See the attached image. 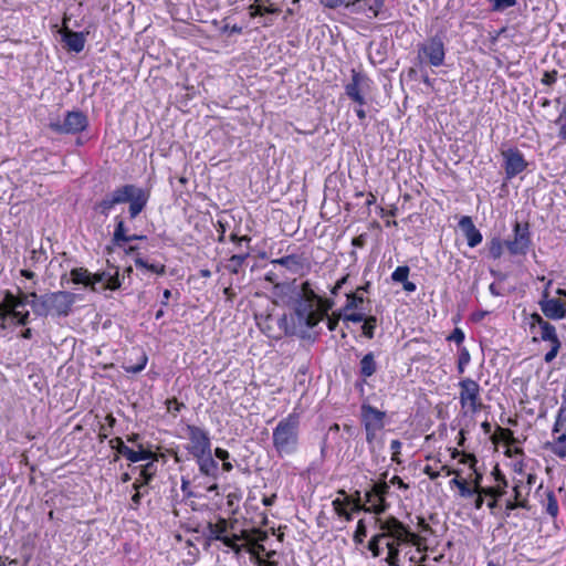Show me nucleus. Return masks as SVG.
<instances>
[{
	"label": "nucleus",
	"mask_w": 566,
	"mask_h": 566,
	"mask_svg": "<svg viewBox=\"0 0 566 566\" xmlns=\"http://www.w3.org/2000/svg\"><path fill=\"white\" fill-rule=\"evenodd\" d=\"M538 304L543 314L549 319H562L566 316L564 303L558 298L541 300Z\"/></svg>",
	"instance_id": "obj_17"
},
{
	"label": "nucleus",
	"mask_w": 566,
	"mask_h": 566,
	"mask_svg": "<svg viewBox=\"0 0 566 566\" xmlns=\"http://www.w3.org/2000/svg\"><path fill=\"white\" fill-rule=\"evenodd\" d=\"M62 38L70 51H73L75 53H80L81 51H83L85 45V35L82 32L66 30L62 34Z\"/></svg>",
	"instance_id": "obj_22"
},
{
	"label": "nucleus",
	"mask_w": 566,
	"mask_h": 566,
	"mask_svg": "<svg viewBox=\"0 0 566 566\" xmlns=\"http://www.w3.org/2000/svg\"><path fill=\"white\" fill-rule=\"evenodd\" d=\"M459 228L465 235L468 245L474 248L482 242V234L479 229L474 226L471 217L463 216L459 221Z\"/></svg>",
	"instance_id": "obj_18"
},
{
	"label": "nucleus",
	"mask_w": 566,
	"mask_h": 566,
	"mask_svg": "<svg viewBox=\"0 0 566 566\" xmlns=\"http://www.w3.org/2000/svg\"><path fill=\"white\" fill-rule=\"evenodd\" d=\"M122 286V282L119 280L118 270L116 269L114 273H111L106 284L102 286L103 290L116 291Z\"/></svg>",
	"instance_id": "obj_43"
},
{
	"label": "nucleus",
	"mask_w": 566,
	"mask_h": 566,
	"mask_svg": "<svg viewBox=\"0 0 566 566\" xmlns=\"http://www.w3.org/2000/svg\"><path fill=\"white\" fill-rule=\"evenodd\" d=\"M450 485L457 486L462 497H471L478 492V490L469 488L465 480H460L458 478L452 479L450 481Z\"/></svg>",
	"instance_id": "obj_37"
},
{
	"label": "nucleus",
	"mask_w": 566,
	"mask_h": 566,
	"mask_svg": "<svg viewBox=\"0 0 566 566\" xmlns=\"http://www.w3.org/2000/svg\"><path fill=\"white\" fill-rule=\"evenodd\" d=\"M115 206L116 205L114 203L109 195H106L99 202L95 205L94 210L107 217Z\"/></svg>",
	"instance_id": "obj_39"
},
{
	"label": "nucleus",
	"mask_w": 566,
	"mask_h": 566,
	"mask_svg": "<svg viewBox=\"0 0 566 566\" xmlns=\"http://www.w3.org/2000/svg\"><path fill=\"white\" fill-rule=\"evenodd\" d=\"M504 241L499 237L492 238L489 242V254L493 260H497L503 254Z\"/></svg>",
	"instance_id": "obj_35"
},
{
	"label": "nucleus",
	"mask_w": 566,
	"mask_h": 566,
	"mask_svg": "<svg viewBox=\"0 0 566 566\" xmlns=\"http://www.w3.org/2000/svg\"><path fill=\"white\" fill-rule=\"evenodd\" d=\"M112 449L116 450L118 454L125 457L133 463L139 462L144 459L155 458V453L144 448L143 444H138V450H133L127 447L122 438L116 437L109 441Z\"/></svg>",
	"instance_id": "obj_12"
},
{
	"label": "nucleus",
	"mask_w": 566,
	"mask_h": 566,
	"mask_svg": "<svg viewBox=\"0 0 566 566\" xmlns=\"http://www.w3.org/2000/svg\"><path fill=\"white\" fill-rule=\"evenodd\" d=\"M370 78L356 70H352V81L345 85V94L348 98L361 94L369 88Z\"/></svg>",
	"instance_id": "obj_16"
},
{
	"label": "nucleus",
	"mask_w": 566,
	"mask_h": 566,
	"mask_svg": "<svg viewBox=\"0 0 566 566\" xmlns=\"http://www.w3.org/2000/svg\"><path fill=\"white\" fill-rule=\"evenodd\" d=\"M518 507L528 510V501L526 499H524L523 501L507 500L505 503V515L509 516L511 511Z\"/></svg>",
	"instance_id": "obj_48"
},
{
	"label": "nucleus",
	"mask_w": 566,
	"mask_h": 566,
	"mask_svg": "<svg viewBox=\"0 0 566 566\" xmlns=\"http://www.w3.org/2000/svg\"><path fill=\"white\" fill-rule=\"evenodd\" d=\"M401 447H402V443L398 439H395L390 442V450L392 451L391 460L397 463H401V461L399 459Z\"/></svg>",
	"instance_id": "obj_55"
},
{
	"label": "nucleus",
	"mask_w": 566,
	"mask_h": 566,
	"mask_svg": "<svg viewBox=\"0 0 566 566\" xmlns=\"http://www.w3.org/2000/svg\"><path fill=\"white\" fill-rule=\"evenodd\" d=\"M376 522L379 532L368 541L367 549L374 558H377L386 548L387 555L380 559V563H385L387 566H401L400 547L406 544L420 546L421 536L392 515L384 520L377 518Z\"/></svg>",
	"instance_id": "obj_1"
},
{
	"label": "nucleus",
	"mask_w": 566,
	"mask_h": 566,
	"mask_svg": "<svg viewBox=\"0 0 566 566\" xmlns=\"http://www.w3.org/2000/svg\"><path fill=\"white\" fill-rule=\"evenodd\" d=\"M386 0H374V3L369 7V10L373 11L375 17H378L382 7L385 6Z\"/></svg>",
	"instance_id": "obj_62"
},
{
	"label": "nucleus",
	"mask_w": 566,
	"mask_h": 566,
	"mask_svg": "<svg viewBox=\"0 0 566 566\" xmlns=\"http://www.w3.org/2000/svg\"><path fill=\"white\" fill-rule=\"evenodd\" d=\"M447 38L446 30H439L434 35L418 45V56L423 59L429 65L439 67L444 64Z\"/></svg>",
	"instance_id": "obj_4"
},
{
	"label": "nucleus",
	"mask_w": 566,
	"mask_h": 566,
	"mask_svg": "<svg viewBox=\"0 0 566 566\" xmlns=\"http://www.w3.org/2000/svg\"><path fill=\"white\" fill-rule=\"evenodd\" d=\"M371 283L367 281L365 284L358 286L356 292L346 293V303L342 308V312H350L354 310H358L360 305L364 303L365 298L361 293H368L370 290Z\"/></svg>",
	"instance_id": "obj_19"
},
{
	"label": "nucleus",
	"mask_w": 566,
	"mask_h": 566,
	"mask_svg": "<svg viewBox=\"0 0 566 566\" xmlns=\"http://www.w3.org/2000/svg\"><path fill=\"white\" fill-rule=\"evenodd\" d=\"M251 255V247H245L239 253L232 254L222 263V268L231 274H240L244 271L247 261Z\"/></svg>",
	"instance_id": "obj_14"
},
{
	"label": "nucleus",
	"mask_w": 566,
	"mask_h": 566,
	"mask_svg": "<svg viewBox=\"0 0 566 566\" xmlns=\"http://www.w3.org/2000/svg\"><path fill=\"white\" fill-rule=\"evenodd\" d=\"M538 334L542 340L553 343H559V338L556 333V328L549 322L538 328Z\"/></svg>",
	"instance_id": "obj_30"
},
{
	"label": "nucleus",
	"mask_w": 566,
	"mask_h": 566,
	"mask_svg": "<svg viewBox=\"0 0 566 566\" xmlns=\"http://www.w3.org/2000/svg\"><path fill=\"white\" fill-rule=\"evenodd\" d=\"M459 387L461 407L472 413L478 412L482 408L480 385L471 378H464L459 382Z\"/></svg>",
	"instance_id": "obj_8"
},
{
	"label": "nucleus",
	"mask_w": 566,
	"mask_h": 566,
	"mask_svg": "<svg viewBox=\"0 0 566 566\" xmlns=\"http://www.w3.org/2000/svg\"><path fill=\"white\" fill-rule=\"evenodd\" d=\"M271 264L281 265L292 273H300L308 268L306 258L303 254L292 253L280 259L271 260Z\"/></svg>",
	"instance_id": "obj_15"
},
{
	"label": "nucleus",
	"mask_w": 566,
	"mask_h": 566,
	"mask_svg": "<svg viewBox=\"0 0 566 566\" xmlns=\"http://www.w3.org/2000/svg\"><path fill=\"white\" fill-rule=\"evenodd\" d=\"M491 10L494 12H503L509 8L516 6L517 0H488Z\"/></svg>",
	"instance_id": "obj_41"
},
{
	"label": "nucleus",
	"mask_w": 566,
	"mask_h": 566,
	"mask_svg": "<svg viewBox=\"0 0 566 566\" xmlns=\"http://www.w3.org/2000/svg\"><path fill=\"white\" fill-rule=\"evenodd\" d=\"M200 473L213 480L218 476L219 465L218 462L212 458V452L208 451L205 454L195 457Z\"/></svg>",
	"instance_id": "obj_20"
},
{
	"label": "nucleus",
	"mask_w": 566,
	"mask_h": 566,
	"mask_svg": "<svg viewBox=\"0 0 566 566\" xmlns=\"http://www.w3.org/2000/svg\"><path fill=\"white\" fill-rule=\"evenodd\" d=\"M363 323H364L361 326L363 335L368 339H373L375 336V329L377 326V317L373 316V315L366 316L365 319L363 321Z\"/></svg>",
	"instance_id": "obj_36"
},
{
	"label": "nucleus",
	"mask_w": 566,
	"mask_h": 566,
	"mask_svg": "<svg viewBox=\"0 0 566 566\" xmlns=\"http://www.w3.org/2000/svg\"><path fill=\"white\" fill-rule=\"evenodd\" d=\"M146 364H147V356L143 355L140 357V361H139L138 365H136V366H127V367H125V369L128 373L137 374V373L142 371L146 367Z\"/></svg>",
	"instance_id": "obj_56"
},
{
	"label": "nucleus",
	"mask_w": 566,
	"mask_h": 566,
	"mask_svg": "<svg viewBox=\"0 0 566 566\" xmlns=\"http://www.w3.org/2000/svg\"><path fill=\"white\" fill-rule=\"evenodd\" d=\"M149 462L142 467L140 479H144V484H148L157 472L155 462L158 460V455L155 453V458L148 459Z\"/></svg>",
	"instance_id": "obj_31"
},
{
	"label": "nucleus",
	"mask_w": 566,
	"mask_h": 566,
	"mask_svg": "<svg viewBox=\"0 0 566 566\" xmlns=\"http://www.w3.org/2000/svg\"><path fill=\"white\" fill-rule=\"evenodd\" d=\"M547 321H545L538 313H533L531 315V328H535L536 326L539 328L544 324H546Z\"/></svg>",
	"instance_id": "obj_59"
},
{
	"label": "nucleus",
	"mask_w": 566,
	"mask_h": 566,
	"mask_svg": "<svg viewBox=\"0 0 566 566\" xmlns=\"http://www.w3.org/2000/svg\"><path fill=\"white\" fill-rule=\"evenodd\" d=\"M250 17L255 18L258 15H263L265 13L276 14L280 12V9L274 7L270 0H255L254 4L249 7Z\"/></svg>",
	"instance_id": "obj_24"
},
{
	"label": "nucleus",
	"mask_w": 566,
	"mask_h": 566,
	"mask_svg": "<svg viewBox=\"0 0 566 566\" xmlns=\"http://www.w3.org/2000/svg\"><path fill=\"white\" fill-rule=\"evenodd\" d=\"M378 369V364L376 361L375 355L373 352H369L363 356L359 361V375L365 382L367 378L371 377Z\"/></svg>",
	"instance_id": "obj_23"
},
{
	"label": "nucleus",
	"mask_w": 566,
	"mask_h": 566,
	"mask_svg": "<svg viewBox=\"0 0 566 566\" xmlns=\"http://www.w3.org/2000/svg\"><path fill=\"white\" fill-rule=\"evenodd\" d=\"M465 336L461 328L455 327L453 332L447 337V340L454 342L459 348L462 347V343L464 340Z\"/></svg>",
	"instance_id": "obj_51"
},
{
	"label": "nucleus",
	"mask_w": 566,
	"mask_h": 566,
	"mask_svg": "<svg viewBox=\"0 0 566 566\" xmlns=\"http://www.w3.org/2000/svg\"><path fill=\"white\" fill-rule=\"evenodd\" d=\"M71 280L74 284H83L91 289L92 273L85 268H74L70 272Z\"/></svg>",
	"instance_id": "obj_28"
},
{
	"label": "nucleus",
	"mask_w": 566,
	"mask_h": 566,
	"mask_svg": "<svg viewBox=\"0 0 566 566\" xmlns=\"http://www.w3.org/2000/svg\"><path fill=\"white\" fill-rule=\"evenodd\" d=\"M8 316L17 321L18 325L25 326L29 322V311L22 312L20 310L8 311Z\"/></svg>",
	"instance_id": "obj_46"
},
{
	"label": "nucleus",
	"mask_w": 566,
	"mask_h": 566,
	"mask_svg": "<svg viewBox=\"0 0 566 566\" xmlns=\"http://www.w3.org/2000/svg\"><path fill=\"white\" fill-rule=\"evenodd\" d=\"M134 262H135V266L138 269H146V270H148L153 273L159 274V275H164L166 273V266L164 264L148 263L142 256H137Z\"/></svg>",
	"instance_id": "obj_32"
},
{
	"label": "nucleus",
	"mask_w": 566,
	"mask_h": 566,
	"mask_svg": "<svg viewBox=\"0 0 566 566\" xmlns=\"http://www.w3.org/2000/svg\"><path fill=\"white\" fill-rule=\"evenodd\" d=\"M366 536H367V527L365 525L364 520H359L357 522V526L354 532L353 539L356 544H363Z\"/></svg>",
	"instance_id": "obj_44"
},
{
	"label": "nucleus",
	"mask_w": 566,
	"mask_h": 566,
	"mask_svg": "<svg viewBox=\"0 0 566 566\" xmlns=\"http://www.w3.org/2000/svg\"><path fill=\"white\" fill-rule=\"evenodd\" d=\"M321 3L326 8L335 9L342 4L349 6L350 2L347 0H321Z\"/></svg>",
	"instance_id": "obj_58"
},
{
	"label": "nucleus",
	"mask_w": 566,
	"mask_h": 566,
	"mask_svg": "<svg viewBox=\"0 0 566 566\" xmlns=\"http://www.w3.org/2000/svg\"><path fill=\"white\" fill-rule=\"evenodd\" d=\"M148 201V193L138 187H135L134 195L128 200L129 202V217L132 219L136 218L146 207Z\"/></svg>",
	"instance_id": "obj_21"
},
{
	"label": "nucleus",
	"mask_w": 566,
	"mask_h": 566,
	"mask_svg": "<svg viewBox=\"0 0 566 566\" xmlns=\"http://www.w3.org/2000/svg\"><path fill=\"white\" fill-rule=\"evenodd\" d=\"M496 436L507 446H514L518 442V440L514 437L513 431L509 428L497 427Z\"/></svg>",
	"instance_id": "obj_40"
},
{
	"label": "nucleus",
	"mask_w": 566,
	"mask_h": 566,
	"mask_svg": "<svg viewBox=\"0 0 566 566\" xmlns=\"http://www.w3.org/2000/svg\"><path fill=\"white\" fill-rule=\"evenodd\" d=\"M366 240H367V234L363 233V234L355 237L352 240V244L356 248H363L366 244Z\"/></svg>",
	"instance_id": "obj_64"
},
{
	"label": "nucleus",
	"mask_w": 566,
	"mask_h": 566,
	"mask_svg": "<svg viewBox=\"0 0 566 566\" xmlns=\"http://www.w3.org/2000/svg\"><path fill=\"white\" fill-rule=\"evenodd\" d=\"M297 298L314 303L321 302V296L314 291L310 281H305L301 284V291L297 295Z\"/></svg>",
	"instance_id": "obj_29"
},
{
	"label": "nucleus",
	"mask_w": 566,
	"mask_h": 566,
	"mask_svg": "<svg viewBox=\"0 0 566 566\" xmlns=\"http://www.w3.org/2000/svg\"><path fill=\"white\" fill-rule=\"evenodd\" d=\"M216 539L222 542L223 545L231 548L235 553H240L242 549V546L238 544V542L241 539L240 535L233 534L231 536H227L218 534L216 535Z\"/></svg>",
	"instance_id": "obj_34"
},
{
	"label": "nucleus",
	"mask_w": 566,
	"mask_h": 566,
	"mask_svg": "<svg viewBox=\"0 0 566 566\" xmlns=\"http://www.w3.org/2000/svg\"><path fill=\"white\" fill-rule=\"evenodd\" d=\"M301 415L293 410L272 431V443L279 457L294 453L300 443Z\"/></svg>",
	"instance_id": "obj_2"
},
{
	"label": "nucleus",
	"mask_w": 566,
	"mask_h": 566,
	"mask_svg": "<svg viewBox=\"0 0 566 566\" xmlns=\"http://www.w3.org/2000/svg\"><path fill=\"white\" fill-rule=\"evenodd\" d=\"M31 300H32V297H31L30 293L25 294L23 296H18L17 302H15V310L24 307L27 304L30 305Z\"/></svg>",
	"instance_id": "obj_61"
},
{
	"label": "nucleus",
	"mask_w": 566,
	"mask_h": 566,
	"mask_svg": "<svg viewBox=\"0 0 566 566\" xmlns=\"http://www.w3.org/2000/svg\"><path fill=\"white\" fill-rule=\"evenodd\" d=\"M135 185H124L116 188L113 192L108 193L115 205L128 202L130 197L134 195Z\"/></svg>",
	"instance_id": "obj_27"
},
{
	"label": "nucleus",
	"mask_w": 566,
	"mask_h": 566,
	"mask_svg": "<svg viewBox=\"0 0 566 566\" xmlns=\"http://www.w3.org/2000/svg\"><path fill=\"white\" fill-rule=\"evenodd\" d=\"M113 242L118 247L127 242L125 223L118 217L116 218V228L113 234Z\"/></svg>",
	"instance_id": "obj_33"
},
{
	"label": "nucleus",
	"mask_w": 566,
	"mask_h": 566,
	"mask_svg": "<svg viewBox=\"0 0 566 566\" xmlns=\"http://www.w3.org/2000/svg\"><path fill=\"white\" fill-rule=\"evenodd\" d=\"M339 318H342V313H339L337 315L334 313L332 317L327 318V324L326 325H327V328L331 332H333V331H335L337 328Z\"/></svg>",
	"instance_id": "obj_60"
},
{
	"label": "nucleus",
	"mask_w": 566,
	"mask_h": 566,
	"mask_svg": "<svg viewBox=\"0 0 566 566\" xmlns=\"http://www.w3.org/2000/svg\"><path fill=\"white\" fill-rule=\"evenodd\" d=\"M334 302L332 300H323L321 297V302H317L316 308H318L322 313V319L327 316L328 311L332 310Z\"/></svg>",
	"instance_id": "obj_54"
},
{
	"label": "nucleus",
	"mask_w": 566,
	"mask_h": 566,
	"mask_svg": "<svg viewBox=\"0 0 566 566\" xmlns=\"http://www.w3.org/2000/svg\"><path fill=\"white\" fill-rule=\"evenodd\" d=\"M410 269L408 265H401L396 268L391 274V280L397 283H402L409 276Z\"/></svg>",
	"instance_id": "obj_45"
},
{
	"label": "nucleus",
	"mask_w": 566,
	"mask_h": 566,
	"mask_svg": "<svg viewBox=\"0 0 566 566\" xmlns=\"http://www.w3.org/2000/svg\"><path fill=\"white\" fill-rule=\"evenodd\" d=\"M48 126L59 135H75L87 128L88 118L82 111H69L62 120H50Z\"/></svg>",
	"instance_id": "obj_6"
},
{
	"label": "nucleus",
	"mask_w": 566,
	"mask_h": 566,
	"mask_svg": "<svg viewBox=\"0 0 566 566\" xmlns=\"http://www.w3.org/2000/svg\"><path fill=\"white\" fill-rule=\"evenodd\" d=\"M366 315L360 312H342V318L346 322L360 323L365 319Z\"/></svg>",
	"instance_id": "obj_50"
},
{
	"label": "nucleus",
	"mask_w": 566,
	"mask_h": 566,
	"mask_svg": "<svg viewBox=\"0 0 566 566\" xmlns=\"http://www.w3.org/2000/svg\"><path fill=\"white\" fill-rule=\"evenodd\" d=\"M109 274H111V272H107V271L97 272V273H94V274L92 273L91 291L97 292L98 290L96 287V284H98V283L106 284Z\"/></svg>",
	"instance_id": "obj_47"
},
{
	"label": "nucleus",
	"mask_w": 566,
	"mask_h": 566,
	"mask_svg": "<svg viewBox=\"0 0 566 566\" xmlns=\"http://www.w3.org/2000/svg\"><path fill=\"white\" fill-rule=\"evenodd\" d=\"M471 356L467 347L459 348V357H458V373L462 375L465 370V366L470 363Z\"/></svg>",
	"instance_id": "obj_42"
},
{
	"label": "nucleus",
	"mask_w": 566,
	"mask_h": 566,
	"mask_svg": "<svg viewBox=\"0 0 566 566\" xmlns=\"http://www.w3.org/2000/svg\"><path fill=\"white\" fill-rule=\"evenodd\" d=\"M505 179L511 180L527 168V161L516 147L502 148Z\"/></svg>",
	"instance_id": "obj_10"
},
{
	"label": "nucleus",
	"mask_w": 566,
	"mask_h": 566,
	"mask_svg": "<svg viewBox=\"0 0 566 566\" xmlns=\"http://www.w3.org/2000/svg\"><path fill=\"white\" fill-rule=\"evenodd\" d=\"M505 248L511 255H526L532 247V234L527 221H515L513 224V239L504 240Z\"/></svg>",
	"instance_id": "obj_7"
},
{
	"label": "nucleus",
	"mask_w": 566,
	"mask_h": 566,
	"mask_svg": "<svg viewBox=\"0 0 566 566\" xmlns=\"http://www.w3.org/2000/svg\"><path fill=\"white\" fill-rule=\"evenodd\" d=\"M317 303L296 298L294 312L300 324L314 328L322 321V313L316 308Z\"/></svg>",
	"instance_id": "obj_11"
},
{
	"label": "nucleus",
	"mask_w": 566,
	"mask_h": 566,
	"mask_svg": "<svg viewBox=\"0 0 566 566\" xmlns=\"http://www.w3.org/2000/svg\"><path fill=\"white\" fill-rule=\"evenodd\" d=\"M560 347H562L560 342L551 344V349L544 356L545 363H547V364L552 363L556 358Z\"/></svg>",
	"instance_id": "obj_53"
},
{
	"label": "nucleus",
	"mask_w": 566,
	"mask_h": 566,
	"mask_svg": "<svg viewBox=\"0 0 566 566\" xmlns=\"http://www.w3.org/2000/svg\"><path fill=\"white\" fill-rule=\"evenodd\" d=\"M332 505H333V509L335 511V513L340 516V513L344 512L346 509H345V502L342 501L340 499H335L333 502H332Z\"/></svg>",
	"instance_id": "obj_63"
},
{
	"label": "nucleus",
	"mask_w": 566,
	"mask_h": 566,
	"mask_svg": "<svg viewBox=\"0 0 566 566\" xmlns=\"http://www.w3.org/2000/svg\"><path fill=\"white\" fill-rule=\"evenodd\" d=\"M547 514H549L553 518H556L559 512L558 502L553 491L546 492V507Z\"/></svg>",
	"instance_id": "obj_38"
},
{
	"label": "nucleus",
	"mask_w": 566,
	"mask_h": 566,
	"mask_svg": "<svg viewBox=\"0 0 566 566\" xmlns=\"http://www.w3.org/2000/svg\"><path fill=\"white\" fill-rule=\"evenodd\" d=\"M32 300L30 306L36 316H67L75 303V294L67 291H57L38 295L35 292L30 293Z\"/></svg>",
	"instance_id": "obj_3"
},
{
	"label": "nucleus",
	"mask_w": 566,
	"mask_h": 566,
	"mask_svg": "<svg viewBox=\"0 0 566 566\" xmlns=\"http://www.w3.org/2000/svg\"><path fill=\"white\" fill-rule=\"evenodd\" d=\"M386 413L377 408L364 403L361 405V422L365 429L375 428L381 430L384 428V419Z\"/></svg>",
	"instance_id": "obj_13"
},
{
	"label": "nucleus",
	"mask_w": 566,
	"mask_h": 566,
	"mask_svg": "<svg viewBox=\"0 0 566 566\" xmlns=\"http://www.w3.org/2000/svg\"><path fill=\"white\" fill-rule=\"evenodd\" d=\"M368 57L374 65L382 64L387 57V41L370 43Z\"/></svg>",
	"instance_id": "obj_25"
},
{
	"label": "nucleus",
	"mask_w": 566,
	"mask_h": 566,
	"mask_svg": "<svg viewBox=\"0 0 566 566\" xmlns=\"http://www.w3.org/2000/svg\"><path fill=\"white\" fill-rule=\"evenodd\" d=\"M557 76L558 72L556 70L545 71L541 82L546 86H552L556 83Z\"/></svg>",
	"instance_id": "obj_52"
},
{
	"label": "nucleus",
	"mask_w": 566,
	"mask_h": 566,
	"mask_svg": "<svg viewBox=\"0 0 566 566\" xmlns=\"http://www.w3.org/2000/svg\"><path fill=\"white\" fill-rule=\"evenodd\" d=\"M186 433L190 441L187 450L193 458L211 451V440L207 430L195 424H187Z\"/></svg>",
	"instance_id": "obj_9"
},
{
	"label": "nucleus",
	"mask_w": 566,
	"mask_h": 566,
	"mask_svg": "<svg viewBox=\"0 0 566 566\" xmlns=\"http://www.w3.org/2000/svg\"><path fill=\"white\" fill-rule=\"evenodd\" d=\"M545 449L559 459H566V433L558 436L553 441L546 442Z\"/></svg>",
	"instance_id": "obj_26"
},
{
	"label": "nucleus",
	"mask_w": 566,
	"mask_h": 566,
	"mask_svg": "<svg viewBox=\"0 0 566 566\" xmlns=\"http://www.w3.org/2000/svg\"><path fill=\"white\" fill-rule=\"evenodd\" d=\"M387 475V471L381 473L379 481L374 483L371 489L366 492V502L369 503V506H363L361 510L380 515L389 509L390 504L387 502V495L390 485L386 482Z\"/></svg>",
	"instance_id": "obj_5"
},
{
	"label": "nucleus",
	"mask_w": 566,
	"mask_h": 566,
	"mask_svg": "<svg viewBox=\"0 0 566 566\" xmlns=\"http://www.w3.org/2000/svg\"><path fill=\"white\" fill-rule=\"evenodd\" d=\"M17 297L18 296L11 294L10 292H8L6 294V297H4V301H3V305L7 308L6 311H13V310H15Z\"/></svg>",
	"instance_id": "obj_57"
},
{
	"label": "nucleus",
	"mask_w": 566,
	"mask_h": 566,
	"mask_svg": "<svg viewBox=\"0 0 566 566\" xmlns=\"http://www.w3.org/2000/svg\"><path fill=\"white\" fill-rule=\"evenodd\" d=\"M481 493H483L486 496H490L492 499H500L505 494V490L501 488V485L497 486H490L481 489Z\"/></svg>",
	"instance_id": "obj_49"
}]
</instances>
